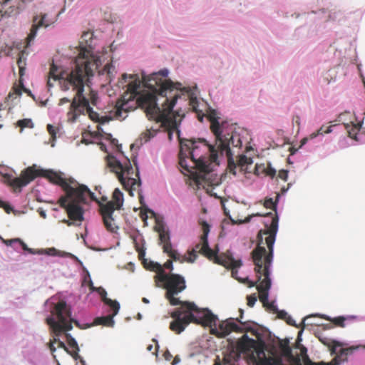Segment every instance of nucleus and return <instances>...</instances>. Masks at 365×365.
<instances>
[{
  "label": "nucleus",
  "mask_w": 365,
  "mask_h": 365,
  "mask_svg": "<svg viewBox=\"0 0 365 365\" xmlns=\"http://www.w3.org/2000/svg\"><path fill=\"white\" fill-rule=\"evenodd\" d=\"M52 314L56 317L58 322L53 317H48L46 319V323L51 327L56 336H59L63 331L71 330L73 328L71 322H73L81 328L78 322L71 318V310L66 302H58L55 305Z\"/></svg>",
  "instance_id": "12"
},
{
  "label": "nucleus",
  "mask_w": 365,
  "mask_h": 365,
  "mask_svg": "<svg viewBox=\"0 0 365 365\" xmlns=\"http://www.w3.org/2000/svg\"><path fill=\"white\" fill-rule=\"evenodd\" d=\"M49 349L52 353H53L56 351V347L53 346V344H51L49 345Z\"/></svg>",
  "instance_id": "56"
},
{
  "label": "nucleus",
  "mask_w": 365,
  "mask_h": 365,
  "mask_svg": "<svg viewBox=\"0 0 365 365\" xmlns=\"http://www.w3.org/2000/svg\"><path fill=\"white\" fill-rule=\"evenodd\" d=\"M288 315L289 314L285 311H280V312H278V317L280 319H284V320L287 319Z\"/></svg>",
  "instance_id": "51"
},
{
  "label": "nucleus",
  "mask_w": 365,
  "mask_h": 365,
  "mask_svg": "<svg viewBox=\"0 0 365 365\" xmlns=\"http://www.w3.org/2000/svg\"><path fill=\"white\" fill-rule=\"evenodd\" d=\"M40 215H41V217H43V218H46V213H45L43 211L41 212H40Z\"/></svg>",
  "instance_id": "63"
},
{
  "label": "nucleus",
  "mask_w": 365,
  "mask_h": 365,
  "mask_svg": "<svg viewBox=\"0 0 365 365\" xmlns=\"http://www.w3.org/2000/svg\"><path fill=\"white\" fill-rule=\"evenodd\" d=\"M289 185H290V184H288V187H289ZM288 188L289 187H287V188L282 187V190H281L282 192L284 193L285 192L287 191Z\"/></svg>",
  "instance_id": "60"
},
{
  "label": "nucleus",
  "mask_w": 365,
  "mask_h": 365,
  "mask_svg": "<svg viewBox=\"0 0 365 365\" xmlns=\"http://www.w3.org/2000/svg\"><path fill=\"white\" fill-rule=\"evenodd\" d=\"M276 170L272 168L270 165H269L265 170L266 175L270 176L271 178H274L276 175Z\"/></svg>",
  "instance_id": "43"
},
{
  "label": "nucleus",
  "mask_w": 365,
  "mask_h": 365,
  "mask_svg": "<svg viewBox=\"0 0 365 365\" xmlns=\"http://www.w3.org/2000/svg\"><path fill=\"white\" fill-rule=\"evenodd\" d=\"M239 312H240V314L239 317H237L235 319V320L240 324V327H251L250 322H242L243 312H244L243 309H240Z\"/></svg>",
  "instance_id": "34"
},
{
  "label": "nucleus",
  "mask_w": 365,
  "mask_h": 365,
  "mask_svg": "<svg viewBox=\"0 0 365 365\" xmlns=\"http://www.w3.org/2000/svg\"><path fill=\"white\" fill-rule=\"evenodd\" d=\"M51 24H53V21L47 19V14H41L39 16H34L32 26L26 38V46H29L31 42L35 38L37 31L40 27H47Z\"/></svg>",
  "instance_id": "17"
},
{
  "label": "nucleus",
  "mask_w": 365,
  "mask_h": 365,
  "mask_svg": "<svg viewBox=\"0 0 365 365\" xmlns=\"http://www.w3.org/2000/svg\"><path fill=\"white\" fill-rule=\"evenodd\" d=\"M106 162L107 166L116 174L124 189L128 190L130 195H133V191L141 185L136 162L133 160L135 170H134L129 159H127L126 162L123 164L115 157L108 155L106 156Z\"/></svg>",
  "instance_id": "8"
},
{
  "label": "nucleus",
  "mask_w": 365,
  "mask_h": 365,
  "mask_svg": "<svg viewBox=\"0 0 365 365\" xmlns=\"http://www.w3.org/2000/svg\"><path fill=\"white\" fill-rule=\"evenodd\" d=\"M114 71L115 66L112 63H107L102 71H99V73L102 75L106 73L108 76L110 81H111L112 77H113V73Z\"/></svg>",
  "instance_id": "27"
},
{
  "label": "nucleus",
  "mask_w": 365,
  "mask_h": 365,
  "mask_svg": "<svg viewBox=\"0 0 365 365\" xmlns=\"http://www.w3.org/2000/svg\"><path fill=\"white\" fill-rule=\"evenodd\" d=\"M252 331V327H241L240 325L234 322V319L232 318L222 322L219 324L218 328L215 327V328H212L211 329L212 334L220 338L225 337L232 331L243 333Z\"/></svg>",
  "instance_id": "14"
},
{
  "label": "nucleus",
  "mask_w": 365,
  "mask_h": 365,
  "mask_svg": "<svg viewBox=\"0 0 365 365\" xmlns=\"http://www.w3.org/2000/svg\"><path fill=\"white\" fill-rule=\"evenodd\" d=\"M344 125L349 136L351 138L356 139V135L361 127V123H354L351 122V123H346L344 124Z\"/></svg>",
  "instance_id": "25"
},
{
  "label": "nucleus",
  "mask_w": 365,
  "mask_h": 365,
  "mask_svg": "<svg viewBox=\"0 0 365 365\" xmlns=\"http://www.w3.org/2000/svg\"><path fill=\"white\" fill-rule=\"evenodd\" d=\"M0 207H4L5 208V202L2 200H0Z\"/></svg>",
  "instance_id": "61"
},
{
  "label": "nucleus",
  "mask_w": 365,
  "mask_h": 365,
  "mask_svg": "<svg viewBox=\"0 0 365 365\" xmlns=\"http://www.w3.org/2000/svg\"><path fill=\"white\" fill-rule=\"evenodd\" d=\"M46 253L48 255H51V256H61V257H63V256H67L68 255V253H66L64 252H61L59 250H57L56 248L54 247H52V248H48L46 250Z\"/></svg>",
  "instance_id": "30"
},
{
  "label": "nucleus",
  "mask_w": 365,
  "mask_h": 365,
  "mask_svg": "<svg viewBox=\"0 0 365 365\" xmlns=\"http://www.w3.org/2000/svg\"><path fill=\"white\" fill-rule=\"evenodd\" d=\"M256 341L245 334L237 342V349L241 353H249L252 350L255 349Z\"/></svg>",
  "instance_id": "19"
},
{
  "label": "nucleus",
  "mask_w": 365,
  "mask_h": 365,
  "mask_svg": "<svg viewBox=\"0 0 365 365\" xmlns=\"http://www.w3.org/2000/svg\"><path fill=\"white\" fill-rule=\"evenodd\" d=\"M104 303L108 305L112 309L113 314L111 315H113V317L115 316L118 314L120 309V304L117 301L108 299H106V301Z\"/></svg>",
  "instance_id": "26"
},
{
  "label": "nucleus",
  "mask_w": 365,
  "mask_h": 365,
  "mask_svg": "<svg viewBox=\"0 0 365 365\" xmlns=\"http://www.w3.org/2000/svg\"><path fill=\"white\" fill-rule=\"evenodd\" d=\"M334 345L332 346L331 349V354H336L335 358L331 361V365H339L341 362H344L347 360V357L349 355H351L354 348H340L339 351H337V347L340 346L339 343H335Z\"/></svg>",
  "instance_id": "18"
},
{
  "label": "nucleus",
  "mask_w": 365,
  "mask_h": 365,
  "mask_svg": "<svg viewBox=\"0 0 365 365\" xmlns=\"http://www.w3.org/2000/svg\"><path fill=\"white\" fill-rule=\"evenodd\" d=\"M142 301H143L144 303H148V302H149L148 299H146V298H145V297H143V298Z\"/></svg>",
  "instance_id": "64"
},
{
  "label": "nucleus",
  "mask_w": 365,
  "mask_h": 365,
  "mask_svg": "<svg viewBox=\"0 0 365 365\" xmlns=\"http://www.w3.org/2000/svg\"><path fill=\"white\" fill-rule=\"evenodd\" d=\"M9 9L10 11H5V14L8 16L16 15L19 12L18 8L10 7Z\"/></svg>",
  "instance_id": "47"
},
{
  "label": "nucleus",
  "mask_w": 365,
  "mask_h": 365,
  "mask_svg": "<svg viewBox=\"0 0 365 365\" xmlns=\"http://www.w3.org/2000/svg\"><path fill=\"white\" fill-rule=\"evenodd\" d=\"M264 206L266 208L276 210V202H274L272 198L266 199L264 202Z\"/></svg>",
  "instance_id": "35"
},
{
  "label": "nucleus",
  "mask_w": 365,
  "mask_h": 365,
  "mask_svg": "<svg viewBox=\"0 0 365 365\" xmlns=\"http://www.w3.org/2000/svg\"><path fill=\"white\" fill-rule=\"evenodd\" d=\"M17 65L19 68V75L21 77L24 74L26 61L21 56H19L17 60Z\"/></svg>",
  "instance_id": "33"
},
{
  "label": "nucleus",
  "mask_w": 365,
  "mask_h": 365,
  "mask_svg": "<svg viewBox=\"0 0 365 365\" xmlns=\"http://www.w3.org/2000/svg\"><path fill=\"white\" fill-rule=\"evenodd\" d=\"M265 307H267V309H270V310H272V311H276L277 310V307L274 304L273 302L272 303H269L268 302V304L264 306Z\"/></svg>",
  "instance_id": "52"
},
{
  "label": "nucleus",
  "mask_w": 365,
  "mask_h": 365,
  "mask_svg": "<svg viewBox=\"0 0 365 365\" xmlns=\"http://www.w3.org/2000/svg\"><path fill=\"white\" fill-rule=\"evenodd\" d=\"M252 163V160L250 158L247 157L245 155H242L239 157L238 165L240 166H245L250 165Z\"/></svg>",
  "instance_id": "31"
},
{
  "label": "nucleus",
  "mask_w": 365,
  "mask_h": 365,
  "mask_svg": "<svg viewBox=\"0 0 365 365\" xmlns=\"http://www.w3.org/2000/svg\"><path fill=\"white\" fill-rule=\"evenodd\" d=\"M88 197L97 201L94 193L87 186L81 185L70 195L61 196L58 203L61 207L66 209L70 220L81 222L83 220L84 211L79 204L86 203Z\"/></svg>",
  "instance_id": "9"
},
{
  "label": "nucleus",
  "mask_w": 365,
  "mask_h": 365,
  "mask_svg": "<svg viewBox=\"0 0 365 365\" xmlns=\"http://www.w3.org/2000/svg\"><path fill=\"white\" fill-rule=\"evenodd\" d=\"M47 130L49 133V134L52 136V138H56V131L55 128L52 125L48 124L47 125Z\"/></svg>",
  "instance_id": "46"
},
{
  "label": "nucleus",
  "mask_w": 365,
  "mask_h": 365,
  "mask_svg": "<svg viewBox=\"0 0 365 365\" xmlns=\"http://www.w3.org/2000/svg\"><path fill=\"white\" fill-rule=\"evenodd\" d=\"M75 80L68 81V83L74 85L76 93L73 98L71 100L68 98H62L59 100L58 105L61 106L66 103H70L69 110L67 113L68 122L74 123L81 115L88 114L89 118L100 124H104L112 120L110 116H100L99 114L94 111L89 105V101L83 95L84 86L82 84L81 78L75 77Z\"/></svg>",
  "instance_id": "6"
},
{
  "label": "nucleus",
  "mask_w": 365,
  "mask_h": 365,
  "mask_svg": "<svg viewBox=\"0 0 365 365\" xmlns=\"http://www.w3.org/2000/svg\"><path fill=\"white\" fill-rule=\"evenodd\" d=\"M202 247V242H200V243L199 244H197L195 247V248H193L192 250H195L196 251V255H197V252H200V248Z\"/></svg>",
  "instance_id": "53"
},
{
  "label": "nucleus",
  "mask_w": 365,
  "mask_h": 365,
  "mask_svg": "<svg viewBox=\"0 0 365 365\" xmlns=\"http://www.w3.org/2000/svg\"><path fill=\"white\" fill-rule=\"evenodd\" d=\"M159 239L161 244L170 242L169 233L165 230H161L159 233Z\"/></svg>",
  "instance_id": "32"
},
{
  "label": "nucleus",
  "mask_w": 365,
  "mask_h": 365,
  "mask_svg": "<svg viewBox=\"0 0 365 365\" xmlns=\"http://www.w3.org/2000/svg\"><path fill=\"white\" fill-rule=\"evenodd\" d=\"M62 175L61 173L38 168L36 165H33L22 170L19 178H12L11 175L6 174L4 178L5 182L13 187L14 191L18 190L21 192L22 187L26 186L37 177H43L51 183L61 186L66 195H70L80 185L71 178H63Z\"/></svg>",
  "instance_id": "4"
},
{
  "label": "nucleus",
  "mask_w": 365,
  "mask_h": 365,
  "mask_svg": "<svg viewBox=\"0 0 365 365\" xmlns=\"http://www.w3.org/2000/svg\"><path fill=\"white\" fill-rule=\"evenodd\" d=\"M207 118L210 122V130L215 137V146L207 144L204 139H199L197 141L192 139H180L179 164L189 173H192V169L195 168L200 172H208L205 158L199 153L201 148L210 153L212 161L216 160L217 152L225 155L230 161L233 155L231 146L240 148L242 145L240 135L235 131L233 125L227 121L220 123L216 110H210Z\"/></svg>",
  "instance_id": "1"
},
{
  "label": "nucleus",
  "mask_w": 365,
  "mask_h": 365,
  "mask_svg": "<svg viewBox=\"0 0 365 365\" xmlns=\"http://www.w3.org/2000/svg\"><path fill=\"white\" fill-rule=\"evenodd\" d=\"M168 71L160 70L150 76H142V83L152 93H143L136 99L135 104L145 110L146 115L169 130L177 129L180 123L182 114L180 111L173 112V108L180 97L178 91L181 83H174L166 80Z\"/></svg>",
  "instance_id": "2"
},
{
  "label": "nucleus",
  "mask_w": 365,
  "mask_h": 365,
  "mask_svg": "<svg viewBox=\"0 0 365 365\" xmlns=\"http://www.w3.org/2000/svg\"><path fill=\"white\" fill-rule=\"evenodd\" d=\"M101 60L98 57L91 56L90 58L78 56L75 62V67L67 73L58 71V67L54 63L51 66L48 77L52 78L53 81H58L63 91H67L70 89L76 92L74 85L68 83L67 81L75 80V77L81 78L82 84H87L91 77L93 76L94 72L98 68Z\"/></svg>",
  "instance_id": "5"
},
{
  "label": "nucleus",
  "mask_w": 365,
  "mask_h": 365,
  "mask_svg": "<svg viewBox=\"0 0 365 365\" xmlns=\"http://www.w3.org/2000/svg\"><path fill=\"white\" fill-rule=\"evenodd\" d=\"M100 213L103 218V225L107 231L111 233H116L119 229L113 217L114 208L110 203H100Z\"/></svg>",
  "instance_id": "15"
},
{
  "label": "nucleus",
  "mask_w": 365,
  "mask_h": 365,
  "mask_svg": "<svg viewBox=\"0 0 365 365\" xmlns=\"http://www.w3.org/2000/svg\"><path fill=\"white\" fill-rule=\"evenodd\" d=\"M53 342H57L58 346L59 348L63 349L68 354L69 348L68 346H66V344L63 341H60L59 339H54Z\"/></svg>",
  "instance_id": "44"
},
{
  "label": "nucleus",
  "mask_w": 365,
  "mask_h": 365,
  "mask_svg": "<svg viewBox=\"0 0 365 365\" xmlns=\"http://www.w3.org/2000/svg\"><path fill=\"white\" fill-rule=\"evenodd\" d=\"M97 288H98V287H95L93 286V282H91V283H90V289H91V290H92V291H96V289H97Z\"/></svg>",
  "instance_id": "58"
},
{
  "label": "nucleus",
  "mask_w": 365,
  "mask_h": 365,
  "mask_svg": "<svg viewBox=\"0 0 365 365\" xmlns=\"http://www.w3.org/2000/svg\"><path fill=\"white\" fill-rule=\"evenodd\" d=\"M164 267L172 271L173 269V260H167V262L164 264Z\"/></svg>",
  "instance_id": "49"
},
{
  "label": "nucleus",
  "mask_w": 365,
  "mask_h": 365,
  "mask_svg": "<svg viewBox=\"0 0 365 365\" xmlns=\"http://www.w3.org/2000/svg\"><path fill=\"white\" fill-rule=\"evenodd\" d=\"M202 235L200 237L202 247L200 253L209 259H214L215 263L231 269L232 274L234 276L237 272L235 269L242 265L241 260H236L228 254L223 253L218 255L217 252L212 250L209 246L207 236L210 232V225L205 221L202 222Z\"/></svg>",
  "instance_id": "11"
},
{
  "label": "nucleus",
  "mask_w": 365,
  "mask_h": 365,
  "mask_svg": "<svg viewBox=\"0 0 365 365\" xmlns=\"http://www.w3.org/2000/svg\"><path fill=\"white\" fill-rule=\"evenodd\" d=\"M18 242H19V243L21 244V247H22V249H23L24 250H25V251H28V252H30V253H34V252L32 251V250H31V249H30V248H29V247H27V245H26V244H25V243H24V242L21 240V239H19V241H18Z\"/></svg>",
  "instance_id": "48"
},
{
  "label": "nucleus",
  "mask_w": 365,
  "mask_h": 365,
  "mask_svg": "<svg viewBox=\"0 0 365 365\" xmlns=\"http://www.w3.org/2000/svg\"><path fill=\"white\" fill-rule=\"evenodd\" d=\"M279 346L281 350L282 354L284 356L288 358L290 360H294V361H296L297 363H299V361H300L299 358V357L294 358L292 354V349L290 348V346L289 345L288 339H284V340L280 341Z\"/></svg>",
  "instance_id": "22"
},
{
  "label": "nucleus",
  "mask_w": 365,
  "mask_h": 365,
  "mask_svg": "<svg viewBox=\"0 0 365 365\" xmlns=\"http://www.w3.org/2000/svg\"><path fill=\"white\" fill-rule=\"evenodd\" d=\"M286 322L289 324V325H292V326H295V327H297L296 324H295V322L294 320L292 318L291 316L288 315V317H287V319H285Z\"/></svg>",
  "instance_id": "50"
},
{
  "label": "nucleus",
  "mask_w": 365,
  "mask_h": 365,
  "mask_svg": "<svg viewBox=\"0 0 365 365\" xmlns=\"http://www.w3.org/2000/svg\"><path fill=\"white\" fill-rule=\"evenodd\" d=\"M66 338L69 346L68 354L71 355L75 360L80 359L81 362L84 365L85 361L83 359H81L78 354L79 347L76 339L68 333L66 334Z\"/></svg>",
  "instance_id": "21"
},
{
  "label": "nucleus",
  "mask_w": 365,
  "mask_h": 365,
  "mask_svg": "<svg viewBox=\"0 0 365 365\" xmlns=\"http://www.w3.org/2000/svg\"><path fill=\"white\" fill-rule=\"evenodd\" d=\"M199 309V312H195L197 314V316H195L193 317V320L192 322L195 323L197 324H200L204 327H210L212 329L213 327H216L217 317L214 315L209 309Z\"/></svg>",
  "instance_id": "16"
},
{
  "label": "nucleus",
  "mask_w": 365,
  "mask_h": 365,
  "mask_svg": "<svg viewBox=\"0 0 365 365\" xmlns=\"http://www.w3.org/2000/svg\"><path fill=\"white\" fill-rule=\"evenodd\" d=\"M153 136L154 134L151 131L148 130L141 134V140H144V142L146 143L148 140H150V139Z\"/></svg>",
  "instance_id": "38"
},
{
  "label": "nucleus",
  "mask_w": 365,
  "mask_h": 365,
  "mask_svg": "<svg viewBox=\"0 0 365 365\" xmlns=\"http://www.w3.org/2000/svg\"><path fill=\"white\" fill-rule=\"evenodd\" d=\"M308 140V138H303L302 140H301V146H302L303 145L306 144V143L307 142Z\"/></svg>",
  "instance_id": "59"
},
{
  "label": "nucleus",
  "mask_w": 365,
  "mask_h": 365,
  "mask_svg": "<svg viewBox=\"0 0 365 365\" xmlns=\"http://www.w3.org/2000/svg\"><path fill=\"white\" fill-rule=\"evenodd\" d=\"M17 125L21 129L25 128H32L34 127V123H33L32 120L29 118H24L22 120H18Z\"/></svg>",
  "instance_id": "29"
},
{
  "label": "nucleus",
  "mask_w": 365,
  "mask_h": 365,
  "mask_svg": "<svg viewBox=\"0 0 365 365\" xmlns=\"http://www.w3.org/2000/svg\"><path fill=\"white\" fill-rule=\"evenodd\" d=\"M10 0H4L3 3H2V6H6L7 3Z\"/></svg>",
  "instance_id": "62"
},
{
  "label": "nucleus",
  "mask_w": 365,
  "mask_h": 365,
  "mask_svg": "<svg viewBox=\"0 0 365 365\" xmlns=\"http://www.w3.org/2000/svg\"><path fill=\"white\" fill-rule=\"evenodd\" d=\"M247 305L250 307H252L257 301V297L255 296V294L249 295L247 296Z\"/></svg>",
  "instance_id": "41"
},
{
  "label": "nucleus",
  "mask_w": 365,
  "mask_h": 365,
  "mask_svg": "<svg viewBox=\"0 0 365 365\" xmlns=\"http://www.w3.org/2000/svg\"><path fill=\"white\" fill-rule=\"evenodd\" d=\"M140 83L141 81L137 74L128 75L124 73L122 75V78L119 81L118 84L119 86H126L127 90L121 98L117 101L115 103V117L116 118L123 120L127 117L128 113L133 110L129 104L139 94L138 90L140 87Z\"/></svg>",
  "instance_id": "10"
},
{
  "label": "nucleus",
  "mask_w": 365,
  "mask_h": 365,
  "mask_svg": "<svg viewBox=\"0 0 365 365\" xmlns=\"http://www.w3.org/2000/svg\"><path fill=\"white\" fill-rule=\"evenodd\" d=\"M255 216H264L271 218L269 225L265 223L266 228L261 230L257 235V245L252 252V258L255 264L257 282H250L249 287L257 285L259 299L263 306L268 304L269 289L271 287L270 267L273 260L274 244L278 230V216L272 212L262 215L257 213Z\"/></svg>",
  "instance_id": "3"
},
{
  "label": "nucleus",
  "mask_w": 365,
  "mask_h": 365,
  "mask_svg": "<svg viewBox=\"0 0 365 365\" xmlns=\"http://www.w3.org/2000/svg\"><path fill=\"white\" fill-rule=\"evenodd\" d=\"M63 222L66 223L68 226H71L73 223L68 220H63Z\"/></svg>",
  "instance_id": "57"
},
{
  "label": "nucleus",
  "mask_w": 365,
  "mask_h": 365,
  "mask_svg": "<svg viewBox=\"0 0 365 365\" xmlns=\"http://www.w3.org/2000/svg\"><path fill=\"white\" fill-rule=\"evenodd\" d=\"M192 311H188L185 307L176 309L171 313V317L174 319L170 324V329L176 334H180L185 327L193 320L194 314Z\"/></svg>",
  "instance_id": "13"
},
{
  "label": "nucleus",
  "mask_w": 365,
  "mask_h": 365,
  "mask_svg": "<svg viewBox=\"0 0 365 365\" xmlns=\"http://www.w3.org/2000/svg\"><path fill=\"white\" fill-rule=\"evenodd\" d=\"M93 324L112 327L114 325L113 317L109 314L104 317H96L93 321Z\"/></svg>",
  "instance_id": "24"
},
{
  "label": "nucleus",
  "mask_w": 365,
  "mask_h": 365,
  "mask_svg": "<svg viewBox=\"0 0 365 365\" xmlns=\"http://www.w3.org/2000/svg\"><path fill=\"white\" fill-rule=\"evenodd\" d=\"M331 131V126L325 127L324 125H322L317 132L312 133L309 135V138L313 139L319 135H323L324 133L328 134Z\"/></svg>",
  "instance_id": "28"
},
{
  "label": "nucleus",
  "mask_w": 365,
  "mask_h": 365,
  "mask_svg": "<svg viewBox=\"0 0 365 365\" xmlns=\"http://www.w3.org/2000/svg\"><path fill=\"white\" fill-rule=\"evenodd\" d=\"M345 318L344 317H335L332 319V322L338 327H344Z\"/></svg>",
  "instance_id": "36"
},
{
  "label": "nucleus",
  "mask_w": 365,
  "mask_h": 365,
  "mask_svg": "<svg viewBox=\"0 0 365 365\" xmlns=\"http://www.w3.org/2000/svg\"><path fill=\"white\" fill-rule=\"evenodd\" d=\"M301 352H302V354H304L306 356V357L308 359L307 356V349L305 347H302L301 349Z\"/></svg>",
  "instance_id": "55"
},
{
  "label": "nucleus",
  "mask_w": 365,
  "mask_h": 365,
  "mask_svg": "<svg viewBox=\"0 0 365 365\" xmlns=\"http://www.w3.org/2000/svg\"><path fill=\"white\" fill-rule=\"evenodd\" d=\"M188 256L180 255L176 250H175L169 257L175 262L183 263L185 262L188 263H193L197 257L195 250H192L187 252Z\"/></svg>",
  "instance_id": "20"
},
{
  "label": "nucleus",
  "mask_w": 365,
  "mask_h": 365,
  "mask_svg": "<svg viewBox=\"0 0 365 365\" xmlns=\"http://www.w3.org/2000/svg\"><path fill=\"white\" fill-rule=\"evenodd\" d=\"M278 178L282 179L284 181H287L288 178V170H280L278 173Z\"/></svg>",
  "instance_id": "42"
},
{
  "label": "nucleus",
  "mask_w": 365,
  "mask_h": 365,
  "mask_svg": "<svg viewBox=\"0 0 365 365\" xmlns=\"http://www.w3.org/2000/svg\"><path fill=\"white\" fill-rule=\"evenodd\" d=\"M150 268L158 270V280L165 284V288L167 290L165 297L171 305H182V307H185L188 311L199 312L198 307L193 302H182L175 297L186 288L185 280L182 276L165 273L161 265L158 263L150 262Z\"/></svg>",
  "instance_id": "7"
},
{
  "label": "nucleus",
  "mask_w": 365,
  "mask_h": 365,
  "mask_svg": "<svg viewBox=\"0 0 365 365\" xmlns=\"http://www.w3.org/2000/svg\"><path fill=\"white\" fill-rule=\"evenodd\" d=\"M97 100H98L97 93L93 91H91V93H90V99H88L89 103L91 102V104H93V106H96V103H97Z\"/></svg>",
  "instance_id": "40"
},
{
  "label": "nucleus",
  "mask_w": 365,
  "mask_h": 365,
  "mask_svg": "<svg viewBox=\"0 0 365 365\" xmlns=\"http://www.w3.org/2000/svg\"><path fill=\"white\" fill-rule=\"evenodd\" d=\"M1 240L7 246H11L14 242H18L19 238H14L11 240H4L0 236Z\"/></svg>",
  "instance_id": "45"
},
{
  "label": "nucleus",
  "mask_w": 365,
  "mask_h": 365,
  "mask_svg": "<svg viewBox=\"0 0 365 365\" xmlns=\"http://www.w3.org/2000/svg\"><path fill=\"white\" fill-rule=\"evenodd\" d=\"M96 292L100 294L101 299L103 302L106 301V299H108L109 298L107 297V292L106 291L101 287H98L96 289Z\"/></svg>",
  "instance_id": "39"
},
{
  "label": "nucleus",
  "mask_w": 365,
  "mask_h": 365,
  "mask_svg": "<svg viewBox=\"0 0 365 365\" xmlns=\"http://www.w3.org/2000/svg\"><path fill=\"white\" fill-rule=\"evenodd\" d=\"M52 78L48 77V81H47V86L48 88H51L53 86V84L51 82Z\"/></svg>",
  "instance_id": "54"
},
{
  "label": "nucleus",
  "mask_w": 365,
  "mask_h": 365,
  "mask_svg": "<svg viewBox=\"0 0 365 365\" xmlns=\"http://www.w3.org/2000/svg\"><path fill=\"white\" fill-rule=\"evenodd\" d=\"M163 245V252L167 253L168 256H170L175 251V250H173L172 248V245L170 242Z\"/></svg>",
  "instance_id": "37"
},
{
  "label": "nucleus",
  "mask_w": 365,
  "mask_h": 365,
  "mask_svg": "<svg viewBox=\"0 0 365 365\" xmlns=\"http://www.w3.org/2000/svg\"><path fill=\"white\" fill-rule=\"evenodd\" d=\"M113 200L108 202L110 203L111 207L114 208V211L120 210L123 204V192L118 189L115 188L113 192Z\"/></svg>",
  "instance_id": "23"
}]
</instances>
